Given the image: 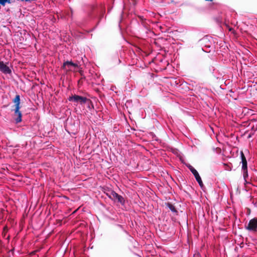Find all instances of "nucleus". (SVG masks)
I'll list each match as a JSON object with an SVG mask.
<instances>
[{
	"label": "nucleus",
	"mask_w": 257,
	"mask_h": 257,
	"mask_svg": "<svg viewBox=\"0 0 257 257\" xmlns=\"http://www.w3.org/2000/svg\"><path fill=\"white\" fill-rule=\"evenodd\" d=\"M15 103L14 115L15 120L17 123L20 122L22 121V113L20 111V97L19 95H17L13 100Z\"/></svg>",
	"instance_id": "obj_1"
},
{
	"label": "nucleus",
	"mask_w": 257,
	"mask_h": 257,
	"mask_svg": "<svg viewBox=\"0 0 257 257\" xmlns=\"http://www.w3.org/2000/svg\"><path fill=\"white\" fill-rule=\"evenodd\" d=\"M68 67V69L70 70V66H73L74 67H76L78 66V65L74 63H73L72 61H66L63 64V67L64 68H66V67Z\"/></svg>",
	"instance_id": "obj_8"
},
{
	"label": "nucleus",
	"mask_w": 257,
	"mask_h": 257,
	"mask_svg": "<svg viewBox=\"0 0 257 257\" xmlns=\"http://www.w3.org/2000/svg\"><path fill=\"white\" fill-rule=\"evenodd\" d=\"M240 156L242 162V171L247 170V161L242 152H241Z\"/></svg>",
	"instance_id": "obj_7"
},
{
	"label": "nucleus",
	"mask_w": 257,
	"mask_h": 257,
	"mask_svg": "<svg viewBox=\"0 0 257 257\" xmlns=\"http://www.w3.org/2000/svg\"><path fill=\"white\" fill-rule=\"evenodd\" d=\"M167 206H168V208H169V209H170V210H171L173 212L176 213V212H177V210L176 209V208H175V206H174L173 204H171V203H168L167 204Z\"/></svg>",
	"instance_id": "obj_9"
},
{
	"label": "nucleus",
	"mask_w": 257,
	"mask_h": 257,
	"mask_svg": "<svg viewBox=\"0 0 257 257\" xmlns=\"http://www.w3.org/2000/svg\"><path fill=\"white\" fill-rule=\"evenodd\" d=\"M0 71L5 74H10L12 73L9 67L2 61H0Z\"/></svg>",
	"instance_id": "obj_6"
},
{
	"label": "nucleus",
	"mask_w": 257,
	"mask_h": 257,
	"mask_svg": "<svg viewBox=\"0 0 257 257\" xmlns=\"http://www.w3.org/2000/svg\"><path fill=\"white\" fill-rule=\"evenodd\" d=\"M245 228L249 231H256L257 229V218H254L251 219Z\"/></svg>",
	"instance_id": "obj_4"
},
{
	"label": "nucleus",
	"mask_w": 257,
	"mask_h": 257,
	"mask_svg": "<svg viewBox=\"0 0 257 257\" xmlns=\"http://www.w3.org/2000/svg\"><path fill=\"white\" fill-rule=\"evenodd\" d=\"M242 173H243V176L244 179L246 181V178L248 177L247 170H243Z\"/></svg>",
	"instance_id": "obj_10"
},
{
	"label": "nucleus",
	"mask_w": 257,
	"mask_h": 257,
	"mask_svg": "<svg viewBox=\"0 0 257 257\" xmlns=\"http://www.w3.org/2000/svg\"><path fill=\"white\" fill-rule=\"evenodd\" d=\"M108 196L111 199L113 200L114 201H117V202L120 203L122 205H123L124 203V199L123 197L118 195L117 193H116L115 192L113 191H112L110 192V193L108 195Z\"/></svg>",
	"instance_id": "obj_2"
},
{
	"label": "nucleus",
	"mask_w": 257,
	"mask_h": 257,
	"mask_svg": "<svg viewBox=\"0 0 257 257\" xmlns=\"http://www.w3.org/2000/svg\"><path fill=\"white\" fill-rule=\"evenodd\" d=\"M87 99L85 97L80 96L79 95H74L69 97V100L75 102H80L81 104L86 103Z\"/></svg>",
	"instance_id": "obj_5"
},
{
	"label": "nucleus",
	"mask_w": 257,
	"mask_h": 257,
	"mask_svg": "<svg viewBox=\"0 0 257 257\" xmlns=\"http://www.w3.org/2000/svg\"><path fill=\"white\" fill-rule=\"evenodd\" d=\"M188 168L189 169L190 171L194 176L196 181H197L200 187H202L203 186V184L197 171L190 165H189L188 166Z\"/></svg>",
	"instance_id": "obj_3"
},
{
	"label": "nucleus",
	"mask_w": 257,
	"mask_h": 257,
	"mask_svg": "<svg viewBox=\"0 0 257 257\" xmlns=\"http://www.w3.org/2000/svg\"><path fill=\"white\" fill-rule=\"evenodd\" d=\"M6 3H10L11 0H0V4L3 6H5Z\"/></svg>",
	"instance_id": "obj_11"
}]
</instances>
